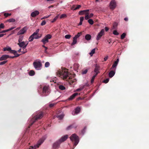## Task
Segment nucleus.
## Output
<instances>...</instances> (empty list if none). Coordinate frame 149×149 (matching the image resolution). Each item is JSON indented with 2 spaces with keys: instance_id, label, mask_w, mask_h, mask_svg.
<instances>
[{
  "instance_id": "f257e3e1",
  "label": "nucleus",
  "mask_w": 149,
  "mask_h": 149,
  "mask_svg": "<svg viewBox=\"0 0 149 149\" xmlns=\"http://www.w3.org/2000/svg\"><path fill=\"white\" fill-rule=\"evenodd\" d=\"M56 74L63 79H66L68 77L69 79H71L70 76L71 74L68 72L66 68H62L61 70H58L56 72Z\"/></svg>"
},
{
  "instance_id": "f03ea898",
  "label": "nucleus",
  "mask_w": 149,
  "mask_h": 149,
  "mask_svg": "<svg viewBox=\"0 0 149 149\" xmlns=\"http://www.w3.org/2000/svg\"><path fill=\"white\" fill-rule=\"evenodd\" d=\"M43 117V113L42 112H39L36 116L32 118L31 121V123L29 125V128H30L38 119L41 118Z\"/></svg>"
},
{
  "instance_id": "7ed1b4c3",
  "label": "nucleus",
  "mask_w": 149,
  "mask_h": 149,
  "mask_svg": "<svg viewBox=\"0 0 149 149\" xmlns=\"http://www.w3.org/2000/svg\"><path fill=\"white\" fill-rule=\"evenodd\" d=\"M71 140L73 142H74V145L76 146L79 141V138L78 136L75 134H72L70 137Z\"/></svg>"
},
{
  "instance_id": "20e7f679",
  "label": "nucleus",
  "mask_w": 149,
  "mask_h": 149,
  "mask_svg": "<svg viewBox=\"0 0 149 149\" xmlns=\"http://www.w3.org/2000/svg\"><path fill=\"white\" fill-rule=\"evenodd\" d=\"M28 44V42L26 44V43L24 41L18 42L17 43V45L20 47L22 48L23 51L22 52L23 54H24L27 52L26 48Z\"/></svg>"
},
{
  "instance_id": "39448f33",
  "label": "nucleus",
  "mask_w": 149,
  "mask_h": 149,
  "mask_svg": "<svg viewBox=\"0 0 149 149\" xmlns=\"http://www.w3.org/2000/svg\"><path fill=\"white\" fill-rule=\"evenodd\" d=\"M46 138V136H43L39 140L36 145L34 146H31V148H29V149H35L36 148H38L43 143Z\"/></svg>"
},
{
  "instance_id": "423d86ee",
  "label": "nucleus",
  "mask_w": 149,
  "mask_h": 149,
  "mask_svg": "<svg viewBox=\"0 0 149 149\" xmlns=\"http://www.w3.org/2000/svg\"><path fill=\"white\" fill-rule=\"evenodd\" d=\"M52 37V36L50 34H47L42 39L41 41L45 45L49 42V39H51Z\"/></svg>"
},
{
  "instance_id": "0eeeda50",
  "label": "nucleus",
  "mask_w": 149,
  "mask_h": 149,
  "mask_svg": "<svg viewBox=\"0 0 149 149\" xmlns=\"http://www.w3.org/2000/svg\"><path fill=\"white\" fill-rule=\"evenodd\" d=\"M33 64L34 68L37 70H40L42 66V64L39 61L34 62Z\"/></svg>"
},
{
  "instance_id": "6e6552de",
  "label": "nucleus",
  "mask_w": 149,
  "mask_h": 149,
  "mask_svg": "<svg viewBox=\"0 0 149 149\" xmlns=\"http://www.w3.org/2000/svg\"><path fill=\"white\" fill-rule=\"evenodd\" d=\"M104 29H103L101 30L97 36L96 38V40H100L102 37L104 35Z\"/></svg>"
},
{
  "instance_id": "1a4fd4ad",
  "label": "nucleus",
  "mask_w": 149,
  "mask_h": 149,
  "mask_svg": "<svg viewBox=\"0 0 149 149\" xmlns=\"http://www.w3.org/2000/svg\"><path fill=\"white\" fill-rule=\"evenodd\" d=\"M116 6V2L115 0H112L110 3V8L112 10H114Z\"/></svg>"
},
{
  "instance_id": "9d476101",
  "label": "nucleus",
  "mask_w": 149,
  "mask_h": 149,
  "mask_svg": "<svg viewBox=\"0 0 149 149\" xmlns=\"http://www.w3.org/2000/svg\"><path fill=\"white\" fill-rule=\"evenodd\" d=\"M48 87L46 86H45L44 87L42 92L44 96H47L48 95L49 93V91H48Z\"/></svg>"
},
{
  "instance_id": "9b49d317",
  "label": "nucleus",
  "mask_w": 149,
  "mask_h": 149,
  "mask_svg": "<svg viewBox=\"0 0 149 149\" xmlns=\"http://www.w3.org/2000/svg\"><path fill=\"white\" fill-rule=\"evenodd\" d=\"M26 30L27 28L26 27H24L18 32L17 35L23 34L26 32Z\"/></svg>"
},
{
  "instance_id": "f8f14e48",
  "label": "nucleus",
  "mask_w": 149,
  "mask_h": 149,
  "mask_svg": "<svg viewBox=\"0 0 149 149\" xmlns=\"http://www.w3.org/2000/svg\"><path fill=\"white\" fill-rule=\"evenodd\" d=\"M10 52L11 53L14 54L15 55L14 56H10V58H13L14 57H18L20 55L19 54L17 53V52L15 50H12L11 49Z\"/></svg>"
},
{
  "instance_id": "ddd939ff",
  "label": "nucleus",
  "mask_w": 149,
  "mask_h": 149,
  "mask_svg": "<svg viewBox=\"0 0 149 149\" xmlns=\"http://www.w3.org/2000/svg\"><path fill=\"white\" fill-rule=\"evenodd\" d=\"M61 143L58 140L57 141L54 143L53 146V148L55 149L58 148H59Z\"/></svg>"
},
{
  "instance_id": "4468645a",
  "label": "nucleus",
  "mask_w": 149,
  "mask_h": 149,
  "mask_svg": "<svg viewBox=\"0 0 149 149\" xmlns=\"http://www.w3.org/2000/svg\"><path fill=\"white\" fill-rule=\"evenodd\" d=\"M119 58H117L116 59V60L115 61L114 63L112 65L111 67V69H113V68H116V67L119 62Z\"/></svg>"
},
{
  "instance_id": "2eb2a0df",
  "label": "nucleus",
  "mask_w": 149,
  "mask_h": 149,
  "mask_svg": "<svg viewBox=\"0 0 149 149\" xmlns=\"http://www.w3.org/2000/svg\"><path fill=\"white\" fill-rule=\"evenodd\" d=\"M100 70V67L96 65L95 66V68L94 70V72L96 73L95 74H97H97L100 72L99 71Z\"/></svg>"
},
{
  "instance_id": "dca6fc26",
  "label": "nucleus",
  "mask_w": 149,
  "mask_h": 149,
  "mask_svg": "<svg viewBox=\"0 0 149 149\" xmlns=\"http://www.w3.org/2000/svg\"><path fill=\"white\" fill-rule=\"evenodd\" d=\"M8 58H10V57L8 55H3L0 57V61H2L6 60Z\"/></svg>"
},
{
  "instance_id": "f3484780",
  "label": "nucleus",
  "mask_w": 149,
  "mask_h": 149,
  "mask_svg": "<svg viewBox=\"0 0 149 149\" xmlns=\"http://www.w3.org/2000/svg\"><path fill=\"white\" fill-rule=\"evenodd\" d=\"M39 14V12L38 10H35L32 12L31 14V16L32 17H35Z\"/></svg>"
},
{
  "instance_id": "a211bd4d",
  "label": "nucleus",
  "mask_w": 149,
  "mask_h": 149,
  "mask_svg": "<svg viewBox=\"0 0 149 149\" xmlns=\"http://www.w3.org/2000/svg\"><path fill=\"white\" fill-rule=\"evenodd\" d=\"M68 135H65L64 136L62 137L58 141H59L61 143L62 142H63L65 141L68 138Z\"/></svg>"
},
{
  "instance_id": "6ab92c4d",
  "label": "nucleus",
  "mask_w": 149,
  "mask_h": 149,
  "mask_svg": "<svg viewBox=\"0 0 149 149\" xmlns=\"http://www.w3.org/2000/svg\"><path fill=\"white\" fill-rule=\"evenodd\" d=\"M78 95V93H75L71 95L68 98L69 100H72L74 99L75 97Z\"/></svg>"
},
{
  "instance_id": "aec40b11",
  "label": "nucleus",
  "mask_w": 149,
  "mask_h": 149,
  "mask_svg": "<svg viewBox=\"0 0 149 149\" xmlns=\"http://www.w3.org/2000/svg\"><path fill=\"white\" fill-rule=\"evenodd\" d=\"M89 10H81L80 11H79V14L80 15H83L84 14H85L87 12H89Z\"/></svg>"
},
{
  "instance_id": "412c9836",
  "label": "nucleus",
  "mask_w": 149,
  "mask_h": 149,
  "mask_svg": "<svg viewBox=\"0 0 149 149\" xmlns=\"http://www.w3.org/2000/svg\"><path fill=\"white\" fill-rule=\"evenodd\" d=\"M115 71L114 70H111L109 73V77H112L115 74Z\"/></svg>"
},
{
  "instance_id": "4be33fe9",
  "label": "nucleus",
  "mask_w": 149,
  "mask_h": 149,
  "mask_svg": "<svg viewBox=\"0 0 149 149\" xmlns=\"http://www.w3.org/2000/svg\"><path fill=\"white\" fill-rule=\"evenodd\" d=\"M91 36L89 34H86L85 36V39L87 40H89L91 39Z\"/></svg>"
},
{
  "instance_id": "5701e85b",
  "label": "nucleus",
  "mask_w": 149,
  "mask_h": 149,
  "mask_svg": "<svg viewBox=\"0 0 149 149\" xmlns=\"http://www.w3.org/2000/svg\"><path fill=\"white\" fill-rule=\"evenodd\" d=\"M75 113L78 114L80 111V108L79 107H77L75 109Z\"/></svg>"
},
{
  "instance_id": "b1692460",
  "label": "nucleus",
  "mask_w": 149,
  "mask_h": 149,
  "mask_svg": "<svg viewBox=\"0 0 149 149\" xmlns=\"http://www.w3.org/2000/svg\"><path fill=\"white\" fill-rule=\"evenodd\" d=\"M79 66V65L77 63H75L74 64V68L76 70H77L78 69Z\"/></svg>"
},
{
  "instance_id": "393cba45",
  "label": "nucleus",
  "mask_w": 149,
  "mask_h": 149,
  "mask_svg": "<svg viewBox=\"0 0 149 149\" xmlns=\"http://www.w3.org/2000/svg\"><path fill=\"white\" fill-rule=\"evenodd\" d=\"M11 48L10 47H5L3 48V51H8L9 52H10V51L11 50Z\"/></svg>"
},
{
  "instance_id": "a878e982",
  "label": "nucleus",
  "mask_w": 149,
  "mask_h": 149,
  "mask_svg": "<svg viewBox=\"0 0 149 149\" xmlns=\"http://www.w3.org/2000/svg\"><path fill=\"white\" fill-rule=\"evenodd\" d=\"M97 75V74H94L93 76L92 77L91 81V84H92L93 82L95 77Z\"/></svg>"
},
{
  "instance_id": "bb28decb",
  "label": "nucleus",
  "mask_w": 149,
  "mask_h": 149,
  "mask_svg": "<svg viewBox=\"0 0 149 149\" xmlns=\"http://www.w3.org/2000/svg\"><path fill=\"white\" fill-rule=\"evenodd\" d=\"M64 115L63 114H60L59 115H57V117L59 118V119H62L64 117Z\"/></svg>"
},
{
  "instance_id": "cd10ccee",
  "label": "nucleus",
  "mask_w": 149,
  "mask_h": 149,
  "mask_svg": "<svg viewBox=\"0 0 149 149\" xmlns=\"http://www.w3.org/2000/svg\"><path fill=\"white\" fill-rule=\"evenodd\" d=\"M58 88L59 89L62 90H64L65 89V87L62 85H59L58 86Z\"/></svg>"
},
{
  "instance_id": "c85d7f7f",
  "label": "nucleus",
  "mask_w": 149,
  "mask_h": 149,
  "mask_svg": "<svg viewBox=\"0 0 149 149\" xmlns=\"http://www.w3.org/2000/svg\"><path fill=\"white\" fill-rule=\"evenodd\" d=\"M23 36H20L19 37V39H18V42H22V40H23Z\"/></svg>"
},
{
  "instance_id": "c756f323",
  "label": "nucleus",
  "mask_w": 149,
  "mask_h": 149,
  "mask_svg": "<svg viewBox=\"0 0 149 149\" xmlns=\"http://www.w3.org/2000/svg\"><path fill=\"white\" fill-rule=\"evenodd\" d=\"M39 35L38 34H36L34 35L33 36V37H34V39H38V38H40V37L41 36H39Z\"/></svg>"
},
{
  "instance_id": "7c9ffc66",
  "label": "nucleus",
  "mask_w": 149,
  "mask_h": 149,
  "mask_svg": "<svg viewBox=\"0 0 149 149\" xmlns=\"http://www.w3.org/2000/svg\"><path fill=\"white\" fill-rule=\"evenodd\" d=\"M15 21V20L13 18H11L6 21V22H14Z\"/></svg>"
},
{
  "instance_id": "2f4dec72",
  "label": "nucleus",
  "mask_w": 149,
  "mask_h": 149,
  "mask_svg": "<svg viewBox=\"0 0 149 149\" xmlns=\"http://www.w3.org/2000/svg\"><path fill=\"white\" fill-rule=\"evenodd\" d=\"M33 34L29 38V41L30 42H31L33 41V39H34V37H33Z\"/></svg>"
},
{
  "instance_id": "473e14b6",
  "label": "nucleus",
  "mask_w": 149,
  "mask_h": 149,
  "mask_svg": "<svg viewBox=\"0 0 149 149\" xmlns=\"http://www.w3.org/2000/svg\"><path fill=\"white\" fill-rule=\"evenodd\" d=\"M88 12H87L85 14L86 15V16L85 17V18L86 20H87L89 18V13Z\"/></svg>"
},
{
  "instance_id": "72a5a7b5",
  "label": "nucleus",
  "mask_w": 149,
  "mask_h": 149,
  "mask_svg": "<svg viewBox=\"0 0 149 149\" xmlns=\"http://www.w3.org/2000/svg\"><path fill=\"white\" fill-rule=\"evenodd\" d=\"M118 25L117 23L116 22H114L113 24V28L114 29H116Z\"/></svg>"
},
{
  "instance_id": "f704fd0d",
  "label": "nucleus",
  "mask_w": 149,
  "mask_h": 149,
  "mask_svg": "<svg viewBox=\"0 0 149 149\" xmlns=\"http://www.w3.org/2000/svg\"><path fill=\"white\" fill-rule=\"evenodd\" d=\"M88 22L91 24L92 25L94 23V22L93 20L91 19H90L88 21Z\"/></svg>"
},
{
  "instance_id": "c9c22d12",
  "label": "nucleus",
  "mask_w": 149,
  "mask_h": 149,
  "mask_svg": "<svg viewBox=\"0 0 149 149\" xmlns=\"http://www.w3.org/2000/svg\"><path fill=\"white\" fill-rule=\"evenodd\" d=\"M35 74V72L33 70H31L29 72V75L30 76H33Z\"/></svg>"
},
{
  "instance_id": "e433bc0d",
  "label": "nucleus",
  "mask_w": 149,
  "mask_h": 149,
  "mask_svg": "<svg viewBox=\"0 0 149 149\" xmlns=\"http://www.w3.org/2000/svg\"><path fill=\"white\" fill-rule=\"evenodd\" d=\"M95 49H94L92 50L91 51V52H90L89 53V54L91 56L93 54L95 53Z\"/></svg>"
},
{
  "instance_id": "4c0bfd02",
  "label": "nucleus",
  "mask_w": 149,
  "mask_h": 149,
  "mask_svg": "<svg viewBox=\"0 0 149 149\" xmlns=\"http://www.w3.org/2000/svg\"><path fill=\"white\" fill-rule=\"evenodd\" d=\"M77 42V40L73 38V42L71 44V45H74V44H75Z\"/></svg>"
},
{
  "instance_id": "58836bf2",
  "label": "nucleus",
  "mask_w": 149,
  "mask_h": 149,
  "mask_svg": "<svg viewBox=\"0 0 149 149\" xmlns=\"http://www.w3.org/2000/svg\"><path fill=\"white\" fill-rule=\"evenodd\" d=\"M126 36V34L125 33H123L121 36V39H123Z\"/></svg>"
},
{
  "instance_id": "ea45409f",
  "label": "nucleus",
  "mask_w": 149,
  "mask_h": 149,
  "mask_svg": "<svg viewBox=\"0 0 149 149\" xmlns=\"http://www.w3.org/2000/svg\"><path fill=\"white\" fill-rule=\"evenodd\" d=\"M11 15V13H5L4 14V16L5 17H7L9 16H10Z\"/></svg>"
},
{
  "instance_id": "a19ab883",
  "label": "nucleus",
  "mask_w": 149,
  "mask_h": 149,
  "mask_svg": "<svg viewBox=\"0 0 149 149\" xmlns=\"http://www.w3.org/2000/svg\"><path fill=\"white\" fill-rule=\"evenodd\" d=\"M88 71V70L87 69H85L84 70H82V74H86L87 73V72Z\"/></svg>"
},
{
  "instance_id": "79ce46f5",
  "label": "nucleus",
  "mask_w": 149,
  "mask_h": 149,
  "mask_svg": "<svg viewBox=\"0 0 149 149\" xmlns=\"http://www.w3.org/2000/svg\"><path fill=\"white\" fill-rule=\"evenodd\" d=\"M71 36L70 35L68 34L66 35L65 36V38L67 39H70L71 38Z\"/></svg>"
},
{
  "instance_id": "37998d69",
  "label": "nucleus",
  "mask_w": 149,
  "mask_h": 149,
  "mask_svg": "<svg viewBox=\"0 0 149 149\" xmlns=\"http://www.w3.org/2000/svg\"><path fill=\"white\" fill-rule=\"evenodd\" d=\"M49 62H47L45 63V67L47 68L49 66Z\"/></svg>"
},
{
  "instance_id": "c03bdc74",
  "label": "nucleus",
  "mask_w": 149,
  "mask_h": 149,
  "mask_svg": "<svg viewBox=\"0 0 149 149\" xmlns=\"http://www.w3.org/2000/svg\"><path fill=\"white\" fill-rule=\"evenodd\" d=\"M67 15L66 14H62L60 16V18L61 19V18H62L66 17H67Z\"/></svg>"
},
{
  "instance_id": "a18cd8bd",
  "label": "nucleus",
  "mask_w": 149,
  "mask_h": 149,
  "mask_svg": "<svg viewBox=\"0 0 149 149\" xmlns=\"http://www.w3.org/2000/svg\"><path fill=\"white\" fill-rule=\"evenodd\" d=\"M113 34L116 35H118L119 34V33L116 30H114L113 32Z\"/></svg>"
},
{
  "instance_id": "49530a36",
  "label": "nucleus",
  "mask_w": 149,
  "mask_h": 149,
  "mask_svg": "<svg viewBox=\"0 0 149 149\" xmlns=\"http://www.w3.org/2000/svg\"><path fill=\"white\" fill-rule=\"evenodd\" d=\"M73 125L72 126V128H76L77 127V125L75 123H74L72 124V125Z\"/></svg>"
},
{
  "instance_id": "de8ad7c7",
  "label": "nucleus",
  "mask_w": 149,
  "mask_h": 149,
  "mask_svg": "<svg viewBox=\"0 0 149 149\" xmlns=\"http://www.w3.org/2000/svg\"><path fill=\"white\" fill-rule=\"evenodd\" d=\"M58 16L57 15V16H56L54 19H53V20H52L51 22H52V23H53V22H55L56 20L57 19H58Z\"/></svg>"
},
{
  "instance_id": "09e8293b",
  "label": "nucleus",
  "mask_w": 149,
  "mask_h": 149,
  "mask_svg": "<svg viewBox=\"0 0 149 149\" xmlns=\"http://www.w3.org/2000/svg\"><path fill=\"white\" fill-rule=\"evenodd\" d=\"M7 62V61H2L0 63V65H3L5 63H6Z\"/></svg>"
},
{
  "instance_id": "8fccbe9b",
  "label": "nucleus",
  "mask_w": 149,
  "mask_h": 149,
  "mask_svg": "<svg viewBox=\"0 0 149 149\" xmlns=\"http://www.w3.org/2000/svg\"><path fill=\"white\" fill-rule=\"evenodd\" d=\"M39 31V29H37L36 31L33 33V35H34L36 34H38L39 35V34L38 33Z\"/></svg>"
},
{
  "instance_id": "3c124183",
  "label": "nucleus",
  "mask_w": 149,
  "mask_h": 149,
  "mask_svg": "<svg viewBox=\"0 0 149 149\" xmlns=\"http://www.w3.org/2000/svg\"><path fill=\"white\" fill-rule=\"evenodd\" d=\"M77 7L74 9V10H77L79 8L81 7V5H77Z\"/></svg>"
},
{
  "instance_id": "603ef678",
  "label": "nucleus",
  "mask_w": 149,
  "mask_h": 149,
  "mask_svg": "<svg viewBox=\"0 0 149 149\" xmlns=\"http://www.w3.org/2000/svg\"><path fill=\"white\" fill-rule=\"evenodd\" d=\"M109 78H107L106 79L104 80L103 81V82L105 83H107L109 82Z\"/></svg>"
},
{
  "instance_id": "864d4df0",
  "label": "nucleus",
  "mask_w": 149,
  "mask_h": 149,
  "mask_svg": "<svg viewBox=\"0 0 149 149\" xmlns=\"http://www.w3.org/2000/svg\"><path fill=\"white\" fill-rule=\"evenodd\" d=\"M4 26L3 23H1L0 24V28L4 29Z\"/></svg>"
},
{
  "instance_id": "5fc2aeb1",
  "label": "nucleus",
  "mask_w": 149,
  "mask_h": 149,
  "mask_svg": "<svg viewBox=\"0 0 149 149\" xmlns=\"http://www.w3.org/2000/svg\"><path fill=\"white\" fill-rule=\"evenodd\" d=\"M72 125H70L67 128L66 130H68L72 128Z\"/></svg>"
},
{
  "instance_id": "6e6d98bb",
  "label": "nucleus",
  "mask_w": 149,
  "mask_h": 149,
  "mask_svg": "<svg viewBox=\"0 0 149 149\" xmlns=\"http://www.w3.org/2000/svg\"><path fill=\"white\" fill-rule=\"evenodd\" d=\"M46 24V22L44 20L42 22L41 24V26H43L45 25Z\"/></svg>"
},
{
  "instance_id": "4d7b16f0",
  "label": "nucleus",
  "mask_w": 149,
  "mask_h": 149,
  "mask_svg": "<svg viewBox=\"0 0 149 149\" xmlns=\"http://www.w3.org/2000/svg\"><path fill=\"white\" fill-rule=\"evenodd\" d=\"M55 104L54 103L51 104H49V107H53Z\"/></svg>"
},
{
  "instance_id": "13d9d810",
  "label": "nucleus",
  "mask_w": 149,
  "mask_h": 149,
  "mask_svg": "<svg viewBox=\"0 0 149 149\" xmlns=\"http://www.w3.org/2000/svg\"><path fill=\"white\" fill-rule=\"evenodd\" d=\"M75 81H76V79H74L72 80H71L70 81V83L72 84L73 83L75 82Z\"/></svg>"
},
{
  "instance_id": "bf43d9fd",
  "label": "nucleus",
  "mask_w": 149,
  "mask_h": 149,
  "mask_svg": "<svg viewBox=\"0 0 149 149\" xmlns=\"http://www.w3.org/2000/svg\"><path fill=\"white\" fill-rule=\"evenodd\" d=\"M84 20V17H80V21L83 22Z\"/></svg>"
},
{
  "instance_id": "052dcab7",
  "label": "nucleus",
  "mask_w": 149,
  "mask_h": 149,
  "mask_svg": "<svg viewBox=\"0 0 149 149\" xmlns=\"http://www.w3.org/2000/svg\"><path fill=\"white\" fill-rule=\"evenodd\" d=\"M108 58V56H105L104 58V61H106L107 60Z\"/></svg>"
},
{
  "instance_id": "680f3d73",
  "label": "nucleus",
  "mask_w": 149,
  "mask_h": 149,
  "mask_svg": "<svg viewBox=\"0 0 149 149\" xmlns=\"http://www.w3.org/2000/svg\"><path fill=\"white\" fill-rule=\"evenodd\" d=\"M82 90V88H79L77 89L76 90V91H81Z\"/></svg>"
},
{
  "instance_id": "e2e57ef3",
  "label": "nucleus",
  "mask_w": 149,
  "mask_h": 149,
  "mask_svg": "<svg viewBox=\"0 0 149 149\" xmlns=\"http://www.w3.org/2000/svg\"><path fill=\"white\" fill-rule=\"evenodd\" d=\"M93 13L90 14L89 15V18H90L93 17Z\"/></svg>"
},
{
  "instance_id": "0e129e2a",
  "label": "nucleus",
  "mask_w": 149,
  "mask_h": 149,
  "mask_svg": "<svg viewBox=\"0 0 149 149\" xmlns=\"http://www.w3.org/2000/svg\"><path fill=\"white\" fill-rule=\"evenodd\" d=\"M50 16V15H48V16H45L44 17H43L42 19H46V18H48L49 16Z\"/></svg>"
},
{
  "instance_id": "69168bd1",
  "label": "nucleus",
  "mask_w": 149,
  "mask_h": 149,
  "mask_svg": "<svg viewBox=\"0 0 149 149\" xmlns=\"http://www.w3.org/2000/svg\"><path fill=\"white\" fill-rule=\"evenodd\" d=\"M105 31H107L109 30V28L107 27H106L105 28Z\"/></svg>"
},
{
  "instance_id": "338daca9",
  "label": "nucleus",
  "mask_w": 149,
  "mask_h": 149,
  "mask_svg": "<svg viewBox=\"0 0 149 149\" xmlns=\"http://www.w3.org/2000/svg\"><path fill=\"white\" fill-rule=\"evenodd\" d=\"M80 33H78V34H77L75 36H76V37H77L78 38H79V37L80 36Z\"/></svg>"
},
{
  "instance_id": "774afa93",
  "label": "nucleus",
  "mask_w": 149,
  "mask_h": 149,
  "mask_svg": "<svg viewBox=\"0 0 149 149\" xmlns=\"http://www.w3.org/2000/svg\"><path fill=\"white\" fill-rule=\"evenodd\" d=\"M75 6L74 5L73 6H72V7L71 9L73 10H74V9L75 8Z\"/></svg>"
}]
</instances>
